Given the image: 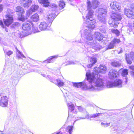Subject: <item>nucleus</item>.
<instances>
[{"mask_svg": "<svg viewBox=\"0 0 134 134\" xmlns=\"http://www.w3.org/2000/svg\"><path fill=\"white\" fill-rule=\"evenodd\" d=\"M107 70V68L105 65H100L99 67H95L93 69V72L91 74L96 75L99 73L105 74Z\"/></svg>", "mask_w": 134, "mask_h": 134, "instance_id": "8", "label": "nucleus"}, {"mask_svg": "<svg viewBox=\"0 0 134 134\" xmlns=\"http://www.w3.org/2000/svg\"><path fill=\"white\" fill-rule=\"evenodd\" d=\"M68 107V117L70 116L71 113H74L75 114H76L77 111H74V106L71 102L68 103H67Z\"/></svg>", "mask_w": 134, "mask_h": 134, "instance_id": "17", "label": "nucleus"}, {"mask_svg": "<svg viewBox=\"0 0 134 134\" xmlns=\"http://www.w3.org/2000/svg\"><path fill=\"white\" fill-rule=\"evenodd\" d=\"M22 29L26 31L29 32L28 34H30L31 33V25L29 23H25L23 25Z\"/></svg>", "mask_w": 134, "mask_h": 134, "instance_id": "18", "label": "nucleus"}, {"mask_svg": "<svg viewBox=\"0 0 134 134\" xmlns=\"http://www.w3.org/2000/svg\"><path fill=\"white\" fill-rule=\"evenodd\" d=\"M119 74L118 72L114 69H112L110 70L108 74L109 77L111 79L116 78Z\"/></svg>", "mask_w": 134, "mask_h": 134, "instance_id": "16", "label": "nucleus"}, {"mask_svg": "<svg viewBox=\"0 0 134 134\" xmlns=\"http://www.w3.org/2000/svg\"><path fill=\"white\" fill-rule=\"evenodd\" d=\"M133 132H134V128L133 129Z\"/></svg>", "mask_w": 134, "mask_h": 134, "instance_id": "59", "label": "nucleus"}, {"mask_svg": "<svg viewBox=\"0 0 134 134\" xmlns=\"http://www.w3.org/2000/svg\"><path fill=\"white\" fill-rule=\"evenodd\" d=\"M20 25V23L18 22H15L12 25L11 27L12 28L16 29L19 27Z\"/></svg>", "mask_w": 134, "mask_h": 134, "instance_id": "31", "label": "nucleus"}, {"mask_svg": "<svg viewBox=\"0 0 134 134\" xmlns=\"http://www.w3.org/2000/svg\"><path fill=\"white\" fill-rule=\"evenodd\" d=\"M73 128V126H69L68 127L66 128V131L68 132L70 134H71L72 133Z\"/></svg>", "mask_w": 134, "mask_h": 134, "instance_id": "36", "label": "nucleus"}, {"mask_svg": "<svg viewBox=\"0 0 134 134\" xmlns=\"http://www.w3.org/2000/svg\"><path fill=\"white\" fill-rule=\"evenodd\" d=\"M127 77H125L124 80L125 82V83L126 84L127 82Z\"/></svg>", "mask_w": 134, "mask_h": 134, "instance_id": "49", "label": "nucleus"}, {"mask_svg": "<svg viewBox=\"0 0 134 134\" xmlns=\"http://www.w3.org/2000/svg\"><path fill=\"white\" fill-rule=\"evenodd\" d=\"M1 132V133L2 134H15L13 132L10 130L4 131L3 132L2 131Z\"/></svg>", "mask_w": 134, "mask_h": 134, "instance_id": "32", "label": "nucleus"}, {"mask_svg": "<svg viewBox=\"0 0 134 134\" xmlns=\"http://www.w3.org/2000/svg\"><path fill=\"white\" fill-rule=\"evenodd\" d=\"M3 43V41L2 40V38L1 37H0V43L2 44Z\"/></svg>", "mask_w": 134, "mask_h": 134, "instance_id": "51", "label": "nucleus"}, {"mask_svg": "<svg viewBox=\"0 0 134 134\" xmlns=\"http://www.w3.org/2000/svg\"><path fill=\"white\" fill-rule=\"evenodd\" d=\"M117 51H118V53L119 54L121 53L122 52L121 48H119L117 50Z\"/></svg>", "mask_w": 134, "mask_h": 134, "instance_id": "45", "label": "nucleus"}, {"mask_svg": "<svg viewBox=\"0 0 134 134\" xmlns=\"http://www.w3.org/2000/svg\"><path fill=\"white\" fill-rule=\"evenodd\" d=\"M90 71L86 72L87 80L90 85L87 86V88L90 91H98L102 90L104 86V81L100 78H96L94 74L90 73Z\"/></svg>", "mask_w": 134, "mask_h": 134, "instance_id": "1", "label": "nucleus"}, {"mask_svg": "<svg viewBox=\"0 0 134 134\" xmlns=\"http://www.w3.org/2000/svg\"><path fill=\"white\" fill-rule=\"evenodd\" d=\"M6 19L4 20V23L7 26H9L13 21V15L10 14H7L5 15Z\"/></svg>", "mask_w": 134, "mask_h": 134, "instance_id": "10", "label": "nucleus"}, {"mask_svg": "<svg viewBox=\"0 0 134 134\" xmlns=\"http://www.w3.org/2000/svg\"><path fill=\"white\" fill-rule=\"evenodd\" d=\"M85 21L86 22V21ZM86 23L87 25L86 28L84 30L81 31V35L87 40L86 42V43L88 45L90 46L93 49H94L95 50H99L101 48V46L96 42V40H93V36L92 32L89 29H93L95 27V26L93 28L90 27H88V25Z\"/></svg>", "mask_w": 134, "mask_h": 134, "instance_id": "3", "label": "nucleus"}, {"mask_svg": "<svg viewBox=\"0 0 134 134\" xmlns=\"http://www.w3.org/2000/svg\"><path fill=\"white\" fill-rule=\"evenodd\" d=\"M112 22L109 21V24L110 26L115 28L117 27L119 24V21L121 19V17L120 15L118 13H114L111 16Z\"/></svg>", "mask_w": 134, "mask_h": 134, "instance_id": "6", "label": "nucleus"}, {"mask_svg": "<svg viewBox=\"0 0 134 134\" xmlns=\"http://www.w3.org/2000/svg\"><path fill=\"white\" fill-rule=\"evenodd\" d=\"M35 71L33 70V71Z\"/></svg>", "mask_w": 134, "mask_h": 134, "instance_id": "60", "label": "nucleus"}, {"mask_svg": "<svg viewBox=\"0 0 134 134\" xmlns=\"http://www.w3.org/2000/svg\"><path fill=\"white\" fill-rule=\"evenodd\" d=\"M32 12V11L30 9L27 10L26 14V17H29L31 14Z\"/></svg>", "mask_w": 134, "mask_h": 134, "instance_id": "40", "label": "nucleus"}, {"mask_svg": "<svg viewBox=\"0 0 134 134\" xmlns=\"http://www.w3.org/2000/svg\"><path fill=\"white\" fill-rule=\"evenodd\" d=\"M129 68L130 69L134 70V66H131L129 67Z\"/></svg>", "mask_w": 134, "mask_h": 134, "instance_id": "50", "label": "nucleus"}, {"mask_svg": "<svg viewBox=\"0 0 134 134\" xmlns=\"http://www.w3.org/2000/svg\"><path fill=\"white\" fill-rule=\"evenodd\" d=\"M41 75L43 76L44 77H46V75L45 74H41Z\"/></svg>", "mask_w": 134, "mask_h": 134, "instance_id": "53", "label": "nucleus"}, {"mask_svg": "<svg viewBox=\"0 0 134 134\" xmlns=\"http://www.w3.org/2000/svg\"><path fill=\"white\" fill-rule=\"evenodd\" d=\"M131 59L129 54H126V59L127 63L129 64H130L132 63V62L130 59Z\"/></svg>", "mask_w": 134, "mask_h": 134, "instance_id": "34", "label": "nucleus"}, {"mask_svg": "<svg viewBox=\"0 0 134 134\" xmlns=\"http://www.w3.org/2000/svg\"><path fill=\"white\" fill-rule=\"evenodd\" d=\"M56 16V14L54 13H52L51 14H49V15H47L46 18L47 21L49 23L51 24Z\"/></svg>", "mask_w": 134, "mask_h": 134, "instance_id": "19", "label": "nucleus"}, {"mask_svg": "<svg viewBox=\"0 0 134 134\" xmlns=\"http://www.w3.org/2000/svg\"><path fill=\"white\" fill-rule=\"evenodd\" d=\"M132 5H134V3L133 4H132Z\"/></svg>", "mask_w": 134, "mask_h": 134, "instance_id": "61", "label": "nucleus"}, {"mask_svg": "<svg viewBox=\"0 0 134 134\" xmlns=\"http://www.w3.org/2000/svg\"><path fill=\"white\" fill-rule=\"evenodd\" d=\"M19 19V20L21 21H24L25 20V19L24 18L21 16L20 18Z\"/></svg>", "mask_w": 134, "mask_h": 134, "instance_id": "46", "label": "nucleus"}, {"mask_svg": "<svg viewBox=\"0 0 134 134\" xmlns=\"http://www.w3.org/2000/svg\"><path fill=\"white\" fill-rule=\"evenodd\" d=\"M23 6L25 8H27L31 4L32 2L31 0H22Z\"/></svg>", "mask_w": 134, "mask_h": 134, "instance_id": "22", "label": "nucleus"}, {"mask_svg": "<svg viewBox=\"0 0 134 134\" xmlns=\"http://www.w3.org/2000/svg\"><path fill=\"white\" fill-rule=\"evenodd\" d=\"M38 1L40 4H43L44 7H47L49 5L50 3L48 0H38Z\"/></svg>", "mask_w": 134, "mask_h": 134, "instance_id": "26", "label": "nucleus"}, {"mask_svg": "<svg viewBox=\"0 0 134 134\" xmlns=\"http://www.w3.org/2000/svg\"><path fill=\"white\" fill-rule=\"evenodd\" d=\"M122 82L120 79H116L114 82L108 81L106 82V86L108 88L118 87L121 88L122 87Z\"/></svg>", "mask_w": 134, "mask_h": 134, "instance_id": "7", "label": "nucleus"}, {"mask_svg": "<svg viewBox=\"0 0 134 134\" xmlns=\"http://www.w3.org/2000/svg\"><path fill=\"white\" fill-rule=\"evenodd\" d=\"M96 15L98 20L101 23L105 24L106 22L107 10L105 8H100L97 10Z\"/></svg>", "mask_w": 134, "mask_h": 134, "instance_id": "4", "label": "nucleus"}, {"mask_svg": "<svg viewBox=\"0 0 134 134\" xmlns=\"http://www.w3.org/2000/svg\"><path fill=\"white\" fill-rule=\"evenodd\" d=\"M5 31L7 32H8V29H6V28H5Z\"/></svg>", "mask_w": 134, "mask_h": 134, "instance_id": "55", "label": "nucleus"}, {"mask_svg": "<svg viewBox=\"0 0 134 134\" xmlns=\"http://www.w3.org/2000/svg\"><path fill=\"white\" fill-rule=\"evenodd\" d=\"M131 74L132 76L134 77V71H131Z\"/></svg>", "mask_w": 134, "mask_h": 134, "instance_id": "52", "label": "nucleus"}, {"mask_svg": "<svg viewBox=\"0 0 134 134\" xmlns=\"http://www.w3.org/2000/svg\"><path fill=\"white\" fill-rule=\"evenodd\" d=\"M4 51L5 53L8 56H9L13 53V52L11 51H9L7 52L4 49Z\"/></svg>", "mask_w": 134, "mask_h": 134, "instance_id": "41", "label": "nucleus"}, {"mask_svg": "<svg viewBox=\"0 0 134 134\" xmlns=\"http://www.w3.org/2000/svg\"><path fill=\"white\" fill-rule=\"evenodd\" d=\"M120 42V39L114 38L109 44L106 49L108 50L114 48V47L116 46V44L117 43H119Z\"/></svg>", "mask_w": 134, "mask_h": 134, "instance_id": "12", "label": "nucleus"}, {"mask_svg": "<svg viewBox=\"0 0 134 134\" xmlns=\"http://www.w3.org/2000/svg\"><path fill=\"white\" fill-rule=\"evenodd\" d=\"M107 27L105 26H103L100 27L99 28V30L102 33H106Z\"/></svg>", "mask_w": 134, "mask_h": 134, "instance_id": "29", "label": "nucleus"}, {"mask_svg": "<svg viewBox=\"0 0 134 134\" xmlns=\"http://www.w3.org/2000/svg\"><path fill=\"white\" fill-rule=\"evenodd\" d=\"M39 16L38 15L35 13L32 15L30 18V21H31L37 22L39 20Z\"/></svg>", "mask_w": 134, "mask_h": 134, "instance_id": "21", "label": "nucleus"}, {"mask_svg": "<svg viewBox=\"0 0 134 134\" xmlns=\"http://www.w3.org/2000/svg\"><path fill=\"white\" fill-rule=\"evenodd\" d=\"M32 32L34 33H35L39 32L40 31L38 29L37 27L34 25H32Z\"/></svg>", "mask_w": 134, "mask_h": 134, "instance_id": "35", "label": "nucleus"}, {"mask_svg": "<svg viewBox=\"0 0 134 134\" xmlns=\"http://www.w3.org/2000/svg\"><path fill=\"white\" fill-rule=\"evenodd\" d=\"M112 66L116 67H118L120 65V63L116 61H114L111 63Z\"/></svg>", "mask_w": 134, "mask_h": 134, "instance_id": "33", "label": "nucleus"}, {"mask_svg": "<svg viewBox=\"0 0 134 134\" xmlns=\"http://www.w3.org/2000/svg\"><path fill=\"white\" fill-rule=\"evenodd\" d=\"M111 31L113 33L115 34L116 36H118L119 35L120 32L117 29H112L111 30Z\"/></svg>", "mask_w": 134, "mask_h": 134, "instance_id": "38", "label": "nucleus"}, {"mask_svg": "<svg viewBox=\"0 0 134 134\" xmlns=\"http://www.w3.org/2000/svg\"><path fill=\"white\" fill-rule=\"evenodd\" d=\"M0 25L3 27H4V25L3 24L2 21L1 20H0Z\"/></svg>", "mask_w": 134, "mask_h": 134, "instance_id": "47", "label": "nucleus"}, {"mask_svg": "<svg viewBox=\"0 0 134 134\" xmlns=\"http://www.w3.org/2000/svg\"><path fill=\"white\" fill-rule=\"evenodd\" d=\"M8 102V98L6 96H3L0 97V105L2 107H7Z\"/></svg>", "mask_w": 134, "mask_h": 134, "instance_id": "13", "label": "nucleus"}, {"mask_svg": "<svg viewBox=\"0 0 134 134\" xmlns=\"http://www.w3.org/2000/svg\"><path fill=\"white\" fill-rule=\"evenodd\" d=\"M110 124V123H103L102 122L101 123V125L104 127H106L109 126Z\"/></svg>", "mask_w": 134, "mask_h": 134, "instance_id": "42", "label": "nucleus"}, {"mask_svg": "<svg viewBox=\"0 0 134 134\" xmlns=\"http://www.w3.org/2000/svg\"><path fill=\"white\" fill-rule=\"evenodd\" d=\"M16 49L17 51L20 55L21 57L24 58H26V57L22 53V52L20 51L16 47Z\"/></svg>", "mask_w": 134, "mask_h": 134, "instance_id": "44", "label": "nucleus"}, {"mask_svg": "<svg viewBox=\"0 0 134 134\" xmlns=\"http://www.w3.org/2000/svg\"><path fill=\"white\" fill-rule=\"evenodd\" d=\"M2 0H0V3L1 2Z\"/></svg>", "mask_w": 134, "mask_h": 134, "instance_id": "58", "label": "nucleus"}, {"mask_svg": "<svg viewBox=\"0 0 134 134\" xmlns=\"http://www.w3.org/2000/svg\"><path fill=\"white\" fill-rule=\"evenodd\" d=\"M59 9L61 10L65 7V2L63 1H60L59 2Z\"/></svg>", "mask_w": 134, "mask_h": 134, "instance_id": "28", "label": "nucleus"}, {"mask_svg": "<svg viewBox=\"0 0 134 134\" xmlns=\"http://www.w3.org/2000/svg\"><path fill=\"white\" fill-rule=\"evenodd\" d=\"M95 39L98 41H101L103 38V36L99 32H96L95 33Z\"/></svg>", "mask_w": 134, "mask_h": 134, "instance_id": "25", "label": "nucleus"}, {"mask_svg": "<svg viewBox=\"0 0 134 134\" xmlns=\"http://www.w3.org/2000/svg\"><path fill=\"white\" fill-rule=\"evenodd\" d=\"M51 24L49 23L48 22L43 21L42 22L39 26V27L40 30H46L47 27L50 26Z\"/></svg>", "mask_w": 134, "mask_h": 134, "instance_id": "14", "label": "nucleus"}, {"mask_svg": "<svg viewBox=\"0 0 134 134\" xmlns=\"http://www.w3.org/2000/svg\"><path fill=\"white\" fill-rule=\"evenodd\" d=\"M97 62L96 58L92 57L89 58V62L90 64L87 65L88 68H91Z\"/></svg>", "mask_w": 134, "mask_h": 134, "instance_id": "20", "label": "nucleus"}, {"mask_svg": "<svg viewBox=\"0 0 134 134\" xmlns=\"http://www.w3.org/2000/svg\"><path fill=\"white\" fill-rule=\"evenodd\" d=\"M73 86L77 88L82 87H85L86 89H88L87 88V86H87L83 82H80L79 83H73Z\"/></svg>", "mask_w": 134, "mask_h": 134, "instance_id": "23", "label": "nucleus"}, {"mask_svg": "<svg viewBox=\"0 0 134 134\" xmlns=\"http://www.w3.org/2000/svg\"><path fill=\"white\" fill-rule=\"evenodd\" d=\"M56 134H62V133L60 132H57Z\"/></svg>", "mask_w": 134, "mask_h": 134, "instance_id": "54", "label": "nucleus"}, {"mask_svg": "<svg viewBox=\"0 0 134 134\" xmlns=\"http://www.w3.org/2000/svg\"><path fill=\"white\" fill-rule=\"evenodd\" d=\"M120 4L118 2H111L110 3V7L112 9H114L116 11H119L120 9Z\"/></svg>", "mask_w": 134, "mask_h": 134, "instance_id": "15", "label": "nucleus"}, {"mask_svg": "<svg viewBox=\"0 0 134 134\" xmlns=\"http://www.w3.org/2000/svg\"><path fill=\"white\" fill-rule=\"evenodd\" d=\"M130 9L126 8L125 9V14L128 17L134 18V5H131Z\"/></svg>", "mask_w": 134, "mask_h": 134, "instance_id": "9", "label": "nucleus"}, {"mask_svg": "<svg viewBox=\"0 0 134 134\" xmlns=\"http://www.w3.org/2000/svg\"><path fill=\"white\" fill-rule=\"evenodd\" d=\"M16 12H19L20 13L23 14L24 12V9L20 6L17 7L16 8Z\"/></svg>", "mask_w": 134, "mask_h": 134, "instance_id": "27", "label": "nucleus"}, {"mask_svg": "<svg viewBox=\"0 0 134 134\" xmlns=\"http://www.w3.org/2000/svg\"><path fill=\"white\" fill-rule=\"evenodd\" d=\"M83 19H85V18H84V17L83 16Z\"/></svg>", "mask_w": 134, "mask_h": 134, "instance_id": "56", "label": "nucleus"}, {"mask_svg": "<svg viewBox=\"0 0 134 134\" xmlns=\"http://www.w3.org/2000/svg\"><path fill=\"white\" fill-rule=\"evenodd\" d=\"M128 74V70L127 69H125L123 70L122 72V76L125 77V76Z\"/></svg>", "mask_w": 134, "mask_h": 134, "instance_id": "39", "label": "nucleus"}, {"mask_svg": "<svg viewBox=\"0 0 134 134\" xmlns=\"http://www.w3.org/2000/svg\"><path fill=\"white\" fill-rule=\"evenodd\" d=\"M67 1H71V0H67Z\"/></svg>", "mask_w": 134, "mask_h": 134, "instance_id": "57", "label": "nucleus"}, {"mask_svg": "<svg viewBox=\"0 0 134 134\" xmlns=\"http://www.w3.org/2000/svg\"><path fill=\"white\" fill-rule=\"evenodd\" d=\"M99 3L98 0H92L91 3L89 1L87 0V10H88V12L86 16V22L90 27H94L95 24L96 23L95 20L92 18L94 12L92 9L96 8L99 5Z\"/></svg>", "mask_w": 134, "mask_h": 134, "instance_id": "2", "label": "nucleus"}, {"mask_svg": "<svg viewBox=\"0 0 134 134\" xmlns=\"http://www.w3.org/2000/svg\"><path fill=\"white\" fill-rule=\"evenodd\" d=\"M51 7L54 10V11H55V12L57 11L58 7L57 5L55 4H52L51 5Z\"/></svg>", "mask_w": 134, "mask_h": 134, "instance_id": "37", "label": "nucleus"}, {"mask_svg": "<svg viewBox=\"0 0 134 134\" xmlns=\"http://www.w3.org/2000/svg\"><path fill=\"white\" fill-rule=\"evenodd\" d=\"M78 109L79 111L81 113H83V117H77L76 118V120H77L80 119H90L92 118H95L97 116L102 115V114L96 113L89 115L88 114L86 111L85 109L83 108L81 106L78 107Z\"/></svg>", "mask_w": 134, "mask_h": 134, "instance_id": "5", "label": "nucleus"}, {"mask_svg": "<svg viewBox=\"0 0 134 134\" xmlns=\"http://www.w3.org/2000/svg\"><path fill=\"white\" fill-rule=\"evenodd\" d=\"M39 6L36 5H32L30 8L33 12H35L37 10Z\"/></svg>", "mask_w": 134, "mask_h": 134, "instance_id": "30", "label": "nucleus"}, {"mask_svg": "<svg viewBox=\"0 0 134 134\" xmlns=\"http://www.w3.org/2000/svg\"><path fill=\"white\" fill-rule=\"evenodd\" d=\"M58 57V55L51 56L49 57L48 59L44 61V62L47 63L53 62L54 61V59H56Z\"/></svg>", "mask_w": 134, "mask_h": 134, "instance_id": "24", "label": "nucleus"}, {"mask_svg": "<svg viewBox=\"0 0 134 134\" xmlns=\"http://www.w3.org/2000/svg\"><path fill=\"white\" fill-rule=\"evenodd\" d=\"M3 7L2 5H0V12H1L3 10Z\"/></svg>", "mask_w": 134, "mask_h": 134, "instance_id": "48", "label": "nucleus"}, {"mask_svg": "<svg viewBox=\"0 0 134 134\" xmlns=\"http://www.w3.org/2000/svg\"><path fill=\"white\" fill-rule=\"evenodd\" d=\"M46 78L48 79H49L51 82L57 85L59 87L63 86L64 85V82L59 80H55L54 77H51L49 75L47 76Z\"/></svg>", "mask_w": 134, "mask_h": 134, "instance_id": "11", "label": "nucleus"}, {"mask_svg": "<svg viewBox=\"0 0 134 134\" xmlns=\"http://www.w3.org/2000/svg\"><path fill=\"white\" fill-rule=\"evenodd\" d=\"M78 62L77 61H70L68 62V64H67L66 65L75 64L77 63Z\"/></svg>", "mask_w": 134, "mask_h": 134, "instance_id": "43", "label": "nucleus"}]
</instances>
